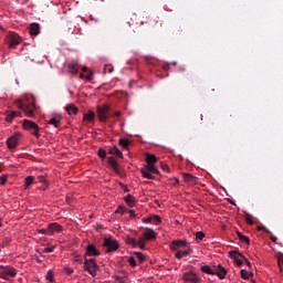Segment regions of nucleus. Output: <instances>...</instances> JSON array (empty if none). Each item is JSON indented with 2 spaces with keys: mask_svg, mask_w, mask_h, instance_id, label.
Wrapping results in <instances>:
<instances>
[{
  "mask_svg": "<svg viewBox=\"0 0 283 283\" xmlns=\"http://www.w3.org/2000/svg\"><path fill=\"white\" fill-rule=\"evenodd\" d=\"M177 252L175 253V258L177 260H182V258H187V255H191L193 253V249L189 248L188 250H176Z\"/></svg>",
  "mask_w": 283,
  "mask_h": 283,
  "instance_id": "obj_14",
  "label": "nucleus"
},
{
  "mask_svg": "<svg viewBox=\"0 0 283 283\" xmlns=\"http://www.w3.org/2000/svg\"><path fill=\"white\" fill-rule=\"evenodd\" d=\"M128 209L123 207V206H119L117 208V210L115 211V213H120V216H125V213H127Z\"/></svg>",
  "mask_w": 283,
  "mask_h": 283,
  "instance_id": "obj_36",
  "label": "nucleus"
},
{
  "mask_svg": "<svg viewBox=\"0 0 283 283\" xmlns=\"http://www.w3.org/2000/svg\"><path fill=\"white\" fill-rule=\"evenodd\" d=\"M29 33L31 36H39L41 34V25L36 22H33L29 25Z\"/></svg>",
  "mask_w": 283,
  "mask_h": 283,
  "instance_id": "obj_12",
  "label": "nucleus"
},
{
  "mask_svg": "<svg viewBox=\"0 0 283 283\" xmlns=\"http://www.w3.org/2000/svg\"><path fill=\"white\" fill-rule=\"evenodd\" d=\"M22 39L15 32H9L7 35V42L9 48H17L21 43Z\"/></svg>",
  "mask_w": 283,
  "mask_h": 283,
  "instance_id": "obj_6",
  "label": "nucleus"
},
{
  "mask_svg": "<svg viewBox=\"0 0 283 283\" xmlns=\"http://www.w3.org/2000/svg\"><path fill=\"white\" fill-rule=\"evenodd\" d=\"M20 138H21V133H14L12 136H10L7 139L8 149H17Z\"/></svg>",
  "mask_w": 283,
  "mask_h": 283,
  "instance_id": "obj_8",
  "label": "nucleus"
},
{
  "mask_svg": "<svg viewBox=\"0 0 283 283\" xmlns=\"http://www.w3.org/2000/svg\"><path fill=\"white\" fill-rule=\"evenodd\" d=\"M230 258H232L238 266H242L244 264V256L242 253L238 251H231Z\"/></svg>",
  "mask_w": 283,
  "mask_h": 283,
  "instance_id": "obj_10",
  "label": "nucleus"
},
{
  "mask_svg": "<svg viewBox=\"0 0 283 283\" xmlns=\"http://www.w3.org/2000/svg\"><path fill=\"white\" fill-rule=\"evenodd\" d=\"M127 213L130 214V218H136V211H134V210H127Z\"/></svg>",
  "mask_w": 283,
  "mask_h": 283,
  "instance_id": "obj_51",
  "label": "nucleus"
},
{
  "mask_svg": "<svg viewBox=\"0 0 283 283\" xmlns=\"http://www.w3.org/2000/svg\"><path fill=\"white\" fill-rule=\"evenodd\" d=\"M202 273H207V275H216V270H212L209 265L201 266Z\"/></svg>",
  "mask_w": 283,
  "mask_h": 283,
  "instance_id": "obj_29",
  "label": "nucleus"
},
{
  "mask_svg": "<svg viewBox=\"0 0 283 283\" xmlns=\"http://www.w3.org/2000/svg\"><path fill=\"white\" fill-rule=\"evenodd\" d=\"M145 242H146V240L145 239H139L138 241H137V247H139V249H145Z\"/></svg>",
  "mask_w": 283,
  "mask_h": 283,
  "instance_id": "obj_45",
  "label": "nucleus"
},
{
  "mask_svg": "<svg viewBox=\"0 0 283 283\" xmlns=\"http://www.w3.org/2000/svg\"><path fill=\"white\" fill-rule=\"evenodd\" d=\"M146 23H149L151 28H156L158 25V17H148V21Z\"/></svg>",
  "mask_w": 283,
  "mask_h": 283,
  "instance_id": "obj_32",
  "label": "nucleus"
},
{
  "mask_svg": "<svg viewBox=\"0 0 283 283\" xmlns=\"http://www.w3.org/2000/svg\"><path fill=\"white\" fill-rule=\"evenodd\" d=\"M140 174L143 176V178H147V180H154V176L151 175L150 171L146 170V168L142 169Z\"/></svg>",
  "mask_w": 283,
  "mask_h": 283,
  "instance_id": "obj_33",
  "label": "nucleus"
},
{
  "mask_svg": "<svg viewBox=\"0 0 283 283\" xmlns=\"http://www.w3.org/2000/svg\"><path fill=\"white\" fill-rule=\"evenodd\" d=\"M237 235H238L239 240H241L243 238V234L240 232H237Z\"/></svg>",
  "mask_w": 283,
  "mask_h": 283,
  "instance_id": "obj_58",
  "label": "nucleus"
},
{
  "mask_svg": "<svg viewBox=\"0 0 283 283\" xmlns=\"http://www.w3.org/2000/svg\"><path fill=\"white\" fill-rule=\"evenodd\" d=\"M49 125H53L54 127H59L61 125V116L52 117L49 120Z\"/></svg>",
  "mask_w": 283,
  "mask_h": 283,
  "instance_id": "obj_27",
  "label": "nucleus"
},
{
  "mask_svg": "<svg viewBox=\"0 0 283 283\" xmlns=\"http://www.w3.org/2000/svg\"><path fill=\"white\" fill-rule=\"evenodd\" d=\"M145 169H146L147 171H149L150 174H160V171H158V168L156 167L155 164H147V165L145 166Z\"/></svg>",
  "mask_w": 283,
  "mask_h": 283,
  "instance_id": "obj_25",
  "label": "nucleus"
},
{
  "mask_svg": "<svg viewBox=\"0 0 283 283\" xmlns=\"http://www.w3.org/2000/svg\"><path fill=\"white\" fill-rule=\"evenodd\" d=\"M10 277H17V270L12 266H0V279L10 280Z\"/></svg>",
  "mask_w": 283,
  "mask_h": 283,
  "instance_id": "obj_3",
  "label": "nucleus"
},
{
  "mask_svg": "<svg viewBox=\"0 0 283 283\" xmlns=\"http://www.w3.org/2000/svg\"><path fill=\"white\" fill-rule=\"evenodd\" d=\"M195 235H196L197 242L198 241L200 242V241L205 240V232H202V231L196 232Z\"/></svg>",
  "mask_w": 283,
  "mask_h": 283,
  "instance_id": "obj_37",
  "label": "nucleus"
},
{
  "mask_svg": "<svg viewBox=\"0 0 283 283\" xmlns=\"http://www.w3.org/2000/svg\"><path fill=\"white\" fill-rule=\"evenodd\" d=\"M2 224H3V223H2V220L0 219V227H2Z\"/></svg>",
  "mask_w": 283,
  "mask_h": 283,
  "instance_id": "obj_63",
  "label": "nucleus"
},
{
  "mask_svg": "<svg viewBox=\"0 0 283 283\" xmlns=\"http://www.w3.org/2000/svg\"><path fill=\"white\" fill-rule=\"evenodd\" d=\"M119 145H120V147H124V149H127V147H129V139L120 138L119 139Z\"/></svg>",
  "mask_w": 283,
  "mask_h": 283,
  "instance_id": "obj_34",
  "label": "nucleus"
},
{
  "mask_svg": "<svg viewBox=\"0 0 283 283\" xmlns=\"http://www.w3.org/2000/svg\"><path fill=\"white\" fill-rule=\"evenodd\" d=\"M40 233H43V235H52L50 233V228L40 230Z\"/></svg>",
  "mask_w": 283,
  "mask_h": 283,
  "instance_id": "obj_48",
  "label": "nucleus"
},
{
  "mask_svg": "<svg viewBox=\"0 0 283 283\" xmlns=\"http://www.w3.org/2000/svg\"><path fill=\"white\" fill-rule=\"evenodd\" d=\"M184 282L198 283L200 277L193 272H186L182 276Z\"/></svg>",
  "mask_w": 283,
  "mask_h": 283,
  "instance_id": "obj_11",
  "label": "nucleus"
},
{
  "mask_svg": "<svg viewBox=\"0 0 283 283\" xmlns=\"http://www.w3.org/2000/svg\"><path fill=\"white\" fill-rule=\"evenodd\" d=\"M75 262H78L80 264H83V259L81 258V255L75 256Z\"/></svg>",
  "mask_w": 283,
  "mask_h": 283,
  "instance_id": "obj_52",
  "label": "nucleus"
},
{
  "mask_svg": "<svg viewBox=\"0 0 283 283\" xmlns=\"http://www.w3.org/2000/svg\"><path fill=\"white\" fill-rule=\"evenodd\" d=\"M258 231H264V233H268L270 235V240L274 242V244L277 242V237L273 235V233L266 229V227H259Z\"/></svg>",
  "mask_w": 283,
  "mask_h": 283,
  "instance_id": "obj_20",
  "label": "nucleus"
},
{
  "mask_svg": "<svg viewBox=\"0 0 283 283\" xmlns=\"http://www.w3.org/2000/svg\"><path fill=\"white\" fill-rule=\"evenodd\" d=\"M128 264L132 266V269H136L137 266L136 259H134V256H129Z\"/></svg>",
  "mask_w": 283,
  "mask_h": 283,
  "instance_id": "obj_40",
  "label": "nucleus"
},
{
  "mask_svg": "<svg viewBox=\"0 0 283 283\" xmlns=\"http://www.w3.org/2000/svg\"><path fill=\"white\" fill-rule=\"evenodd\" d=\"M83 72H87V67L84 66V67H83Z\"/></svg>",
  "mask_w": 283,
  "mask_h": 283,
  "instance_id": "obj_61",
  "label": "nucleus"
},
{
  "mask_svg": "<svg viewBox=\"0 0 283 283\" xmlns=\"http://www.w3.org/2000/svg\"><path fill=\"white\" fill-rule=\"evenodd\" d=\"M103 247H105L106 253H113V251L118 249V241L112 238H106L104 239Z\"/></svg>",
  "mask_w": 283,
  "mask_h": 283,
  "instance_id": "obj_7",
  "label": "nucleus"
},
{
  "mask_svg": "<svg viewBox=\"0 0 283 283\" xmlns=\"http://www.w3.org/2000/svg\"><path fill=\"white\" fill-rule=\"evenodd\" d=\"M107 163L113 171H115V174L120 175V169H118V163L116 161V159H114V157H107Z\"/></svg>",
  "mask_w": 283,
  "mask_h": 283,
  "instance_id": "obj_16",
  "label": "nucleus"
},
{
  "mask_svg": "<svg viewBox=\"0 0 283 283\" xmlns=\"http://www.w3.org/2000/svg\"><path fill=\"white\" fill-rule=\"evenodd\" d=\"M142 220H143V222H151V217L144 218V219H142Z\"/></svg>",
  "mask_w": 283,
  "mask_h": 283,
  "instance_id": "obj_56",
  "label": "nucleus"
},
{
  "mask_svg": "<svg viewBox=\"0 0 283 283\" xmlns=\"http://www.w3.org/2000/svg\"><path fill=\"white\" fill-rule=\"evenodd\" d=\"M184 180L186 182H190V184H195L196 180H198V178H196L193 175L191 174H184Z\"/></svg>",
  "mask_w": 283,
  "mask_h": 283,
  "instance_id": "obj_28",
  "label": "nucleus"
},
{
  "mask_svg": "<svg viewBox=\"0 0 283 283\" xmlns=\"http://www.w3.org/2000/svg\"><path fill=\"white\" fill-rule=\"evenodd\" d=\"M214 275H218L219 280H224L227 275V269L222 268L220 264L214 268Z\"/></svg>",
  "mask_w": 283,
  "mask_h": 283,
  "instance_id": "obj_17",
  "label": "nucleus"
},
{
  "mask_svg": "<svg viewBox=\"0 0 283 283\" xmlns=\"http://www.w3.org/2000/svg\"><path fill=\"white\" fill-rule=\"evenodd\" d=\"M96 118V114L93 111H88L87 113H84L83 120H87L88 123H92Z\"/></svg>",
  "mask_w": 283,
  "mask_h": 283,
  "instance_id": "obj_23",
  "label": "nucleus"
},
{
  "mask_svg": "<svg viewBox=\"0 0 283 283\" xmlns=\"http://www.w3.org/2000/svg\"><path fill=\"white\" fill-rule=\"evenodd\" d=\"M101 255V251L96 249V245L88 244L86 247V253L84 254V259L88 258H98Z\"/></svg>",
  "mask_w": 283,
  "mask_h": 283,
  "instance_id": "obj_9",
  "label": "nucleus"
},
{
  "mask_svg": "<svg viewBox=\"0 0 283 283\" xmlns=\"http://www.w3.org/2000/svg\"><path fill=\"white\" fill-rule=\"evenodd\" d=\"M23 127L27 132H30L36 138H39V136H41V134H39V125H36V123H34L30 119H24Z\"/></svg>",
  "mask_w": 283,
  "mask_h": 283,
  "instance_id": "obj_4",
  "label": "nucleus"
},
{
  "mask_svg": "<svg viewBox=\"0 0 283 283\" xmlns=\"http://www.w3.org/2000/svg\"><path fill=\"white\" fill-rule=\"evenodd\" d=\"M114 116H116L117 118H120V112H118V111L115 112V113H114Z\"/></svg>",
  "mask_w": 283,
  "mask_h": 283,
  "instance_id": "obj_57",
  "label": "nucleus"
},
{
  "mask_svg": "<svg viewBox=\"0 0 283 283\" xmlns=\"http://www.w3.org/2000/svg\"><path fill=\"white\" fill-rule=\"evenodd\" d=\"M32 182H34V177L29 176L25 178V187H30V185H32Z\"/></svg>",
  "mask_w": 283,
  "mask_h": 283,
  "instance_id": "obj_43",
  "label": "nucleus"
},
{
  "mask_svg": "<svg viewBox=\"0 0 283 283\" xmlns=\"http://www.w3.org/2000/svg\"><path fill=\"white\" fill-rule=\"evenodd\" d=\"M240 273H241L242 280H250L251 277H253V272L241 270Z\"/></svg>",
  "mask_w": 283,
  "mask_h": 283,
  "instance_id": "obj_31",
  "label": "nucleus"
},
{
  "mask_svg": "<svg viewBox=\"0 0 283 283\" xmlns=\"http://www.w3.org/2000/svg\"><path fill=\"white\" fill-rule=\"evenodd\" d=\"M127 244H132V247H138V241H136L134 238H128Z\"/></svg>",
  "mask_w": 283,
  "mask_h": 283,
  "instance_id": "obj_44",
  "label": "nucleus"
},
{
  "mask_svg": "<svg viewBox=\"0 0 283 283\" xmlns=\"http://www.w3.org/2000/svg\"><path fill=\"white\" fill-rule=\"evenodd\" d=\"M126 205H128V207H134V205H136V197L132 196V195H127L124 198Z\"/></svg>",
  "mask_w": 283,
  "mask_h": 283,
  "instance_id": "obj_24",
  "label": "nucleus"
},
{
  "mask_svg": "<svg viewBox=\"0 0 283 283\" xmlns=\"http://www.w3.org/2000/svg\"><path fill=\"white\" fill-rule=\"evenodd\" d=\"M146 163H147V165H156V163H158V157H156V155H154V154H147Z\"/></svg>",
  "mask_w": 283,
  "mask_h": 283,
  "instance_id": "obj_22",
  "label": "nucleus"
},
{
  "mask_svg": "<svg viewBox=\"0 0 283 283\" xmlns=\"http://www.w3.org/2000/svg\"><path fill=\"white\" fill-rule=\"evenodd\" d=\"M186 245H187V241L175 240L170 244V250L178 251V249H180V247H186Z\"/></svg>",
  "mask_w": 283,
  "mask_h": 283,
  "instance_id": "obj_18",
  "label": "nucleus"
},
{
  "mask_svg": "<svg viewBox=\"0 0 283 283\" xmlns=\"http://www.w3.org/2000/svg\"><path fill=\"white\" fill-rule=\"evenodd\" d=\"M38 180H40L41 182H45V177L44 176H38Z\"/></svg>",
  "mask_w": 283,
  "mask_h": 283,
  "instance_id": "obj_55",
  "label": "nucleus"
},
{
  "mask_svg": "<svg viewBox=\"0 0 283 283\" xmlns=\"http://www.w3.org/2000/svg\"><path fill=\"white\" fill-rule=\"evenodd\" d=\"M245 222H248V224H253V220L251 219V214H247Z\"/></svg>",
  "mask_w": 283,
  "mask_h": 283,
  "instance_id": "obj_50",
  "label": "nucleus"
},
{
  "mask_svg": "<svg viewBox=\"0 0 283 283\" xmlns=\"http://www.w3.org/2000/svg\"><path fill=\"white\" fill-rule=\"evenodd\" d=\"M48 282H54V272L49 271L45 275Z\"/></svg>",
  "mask_w": 283,
  "mask_h": 283,
  "instance_id": "obj_41",
  "label": "nucleus"
},
{
  "mask_svg": "<svg viewBox=\"0 0 283 283\" xmlns=\"http://www.w3.org/2000/svg\"><path fill=\"white\" fill-rule=\"evenodd\" d=\"M108 154H111V156H117V158H123V151L116 146L111 147Z\"/></svg>",
  "mask_w": 283,
  "mask_h": 283,
  "instance_id": "obj_19",
  "label": "nucleus"
},
{
  "mask_svg": "<svg viewBox=\"0 0 283 283\" xmlns=\"http://www.w3.org/2000/svg\"><path fill=\"white\" fill-rule=\"evenodd\" d=\"M108 72H112V69H108Z\"/></svg>",
  "mask_w": 283,
  "mask_h": 283,
  "instance_id": "obj_64",
  "label": "nucleus"
},
{
  "mask_svg": "<svg viewBox=\"0 0 283 283\" xmlns=\"http://www.w3.org/2000/svg\"><path fill=\"white\" fill-rule=\"evenodd\" d=\"M111 109L108 105L97 106V116L101 123H106L107 118L112 116L109 114Z\"/></svg>",
  "mask_w": 283,
  "mask_h": 283,
  "instance_id": "obj_5",
  "label": "nucleus"
},
{
  "mask_svg": "<svg viewBox=\"0 0 283 283\" xmlns=\"http://www.w3.org/2000/svg\"><path fill=\"white\" fill-rule=\"evenodd\" d=\"M135 255L140 263L145 262V254H143V252H135Z\"/></svg>",
  "mask_w": 283,
  "mask_h": 283,
  "instance_id": "obj_42",
  "label": "nucleus"
},
{
  "mask_svg": "<svg viewBox=\"0 0 283 283\" xmlns=\"http://www.w3.org/2000/svg\"><path fill=\"white\" fill-rule=\"evenodd\" d=\"M54 249H56V247L52 245V247H48L42 249V251L40 253H53Z\"/></svg>",
  "mask_w": 283,
  "mask_h": 283,
  "instance_id": "obj_38",
  "label": "nucleus"
},
{
  "mask_svg": "<svg viewBox=\"0 0 283 283\" xmlns=\"http://www.w3.org/2000/svg\"><path fill=\"white\" fill-rule=\"evenodd\" d=\"M243 262L247 264V266L251 268V262H249V259L244 256Z\"/></svg>",
  "mask_w": 283,
  "mask_h": 283,
  "instance_id": "obj_54",
  "label": "nucleus"
},
{
  "mask_svg": "<svg viewBox=\"0 0 283 283\" xmlns=\"http://www.w3.org/2000/svg\"><path fill=\"white\" fill-rule=\"evenodd\" d=\"M49 233L51 235H54V233H61V231H63V226L59 224L56 222L54 223H49Z\"/></svg>",
  "mask_w": 283,
  "mask_h": 283,
  "instance_id": "obj_13",
  "label": "nucleus"
},
{
  "mask_svg": "<svg viewBox=\"0 0 283 283\" xmlns=\"http://www.w3.org/2000/svg\"><path fill=\"white\" fill-rule=\"evenodd\" d=\"M145 231L144 232V240H156V231H154V229L151 228H145Z\"/></svg>",
  "mask_w": 283,
  "mask_h": 283,
  "instance_id": "obj_15",
  "label": "nucleus"
},
{
  "mask_svg": "<svg viewBox=\"0 0 283 283\" xmlns=\"http://www.w3.org/2000/svg\"><path fill=\"white\" fill-rule=\"evenodd\" d=\"M34 103V97L15 101L17 108L24 112L29 118H33L34 116V109L36 107Z\"/></svg>",
  "mask_w": 283,
  "mask_h": 283,
  "instance_id": "obj_1",
  "label": "nucleus"
},
{
  "mask_svg": "<svg viewBox=\"0 0 283 283\" xmlns=\"http://www.w3.org/2000/svg\"><path fill=\"white\" fill-rule=\"evenodd\" d=\"M97 155H98L102 159L107 158V151H105V149H103V148H99V149H98Z\"/></svg>",
  "mask_w": 283,
  "mask_h": 283,
  "instance_id": "obj_39",
  "label": "nucleus"
},
{
  "mask_svg": "<svg viewBox=\"0 0 283 283\" xmlns=\"http://www.w3.org/2000/svg\"><path fill=\"white\" fill-rule=\"evenodd\" d=\"M65 273H67V275H72V273H74V270H72V268H67L65 270Z\"/></svg>",
  "mask_w": 283,
  "mask_h": 283,
  "instance_id": "obj_53",
  "label": "nucleus"
},
{
  "mask_svg": "<svg viewBox=\"0 0 283 283\" xmlns=\"http://www.w3.org/2000/svg\"><path fill=\"white\" fill-rule=\"evenodd\" d=\"M17 116H19L18 112L13 111V112L8 113V115L6 117L7 123H12V120H14V118H17Z\"/></svg>",
  "mask_w": 283,
  "mask_h": 283,
  "instance_id": "obj_30",
  "label": "nucleus"
},
{
  "mask_svg": "<svg viewBox=\"0 0 283 283\" xmlns=\"http://www.w3.org/2000/svg\"><path fill=\"white\" fill-rule=\"evenodd\" d=\"M88 81H92V75L86 76Z\"/></svg>",
  "mask_w": 283,
  "mask_h": 283,
  "instance_id": "obj_59",
  "label": "nucleus"
},
{
  "mask_svg": "<svg viewBox=\"0 0 283 283\" xmlns=\"http://www.w3.org/2000/svg\"><path fill=\"white\" fill-rule=\"evenodd\" d=\"M124 191L127 192V191H129V189H128V188H125Z\"/></svg>",
  "mask_w": 283,
  "mask_h": 283,
  "instance_id": "obj_62",
  "label": "nucleus"
},
{
  "mask_svg": "<svg viewBox=\"0 0 283 283\" xmlns=\"http://www.w3.org/2000/svg\"><path fill=\"white\" fill-rule=\"evenodd\" d=\"M83 269H84V271L90 273V275H92V277H96L98 270L101 268L98 266V263H96V260L85 259Z\"/></svg>",
  "mask_w": 283,
  "mask_h": 283,
  "instance_id": "obj_2",
  "label": "nucleus"
},
{
  "mask_svg": "<svg viewBox=\"0 0 283 283\" xmlns=\"http://www.w3.org/2000/svg\"><path fill=\"white\" fill-rule=\"evenodd\" d=\"M65 109L70 116H76L78 114V108L74 104L67 105Z\"/></svg>",
  "mask_w": 283,
  "mask_h": 283,
  "instance_id": "obj_21",
  "label": "nucleus"
},
{
  "mask_svg": "<svg viewBox=\"0 0 283 283\" xmlns=\"http://www.w3.org/2000/svg\"><path fill=\"white\" fill-rule=\"evenodd\" d=\"M150 220L153 224H160L161 222L160 216H156V214L151 216Z\"/></svg>",
  "mask_w": 283,
  "mask_h": 283,
  "instance_id": "obj_35",
  "label": "nucleus"
},
{
  "mask_svg": "<svg viewBox=\"0 0 283 283\" xmlns=\"http://www.w3.org/2000/svg\"><path fill=\"white\" fill-rule=\"evenodd\" d=\"M115 283H125V279L123 276H114Z\"/></svg>",
  "mask_w": 283,
  "mask_h": 283,
  "instance_id": "obj_47",
  "label": "nucleus"
},
{
  "mask_svg": "<svg viewBox=\"0 0 283 283\" xmlns=\"http://www.w3.org/2000/svg\"><path fill=\"white\" fill-rule=\"evenodd\" d=\"M164 70H169V65H165V66H164Z\"/></svg>",
  "mask_w": 283,
  "mask_h": 283,
  "instance_id": "obj_60",
  "label": "nucleus"
},
{
  "mask_svg": "<svg viewBox=\"0 0 283 283\" xmlns=\"http://www.w3.org/2000/svg\"><path fill=\"white\" fill-rule=\"evenodd\" d=\"M69 70L72 74H77L78 73V63H76V62L69 63Z\"/></svg>",
  "mask_w": 283,
  "mask_h": 283,
  "instance_id": "obj_26",
  "label": "nucleus"
},
{
  "mask_svg": "<svg viewBox=\"0 0 283 283\" xmlns=\"http://www.w3.org/2000/svg\"><path fill=\"white\" fill-rule=\"evenodd\" d=\"M6 182H8V177L0 176V185H6Z\"/></svg>",
  "mask_w": 283,
  "mask_h": 283,
  "instance_id": "obj_49",
  "label": "nucleus"
},
{
  "mask_svg": "<svg viewBox=\"0 0 283 283\" xmlns=\"http://www.w3.org/2000/svg\"><path fill=\"white\" fill-rule=\"evenodd\" d=\"M240 242H245V244H251V240L247 235H243V238L240 239Z\"/></svg>",
  "mask_w": 283,
  "mask_h": 283,
  "instance_id": "obj_46",
  "label": "nucleus"
}]
</instances>
